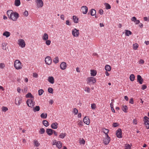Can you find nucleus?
<instances>
[{
	"label": "nucleus",
	"instance_id": "1",
	"mask_svg": "<svg viewBox=\"0 0 149 149\" xmlns=\"http://www.w3.org/2000/svg\"><path fill=\"white\" fill-rule=\"evenodd\" d=\"M34 100V98H30L27 100L26 103L28 107L32 108L35 106V102Z\"/></svg>",
	"mask_w": 149,
	"mask_h": 149
},
{
	"label": "nucleus",
	"instance_id": "2",
	"mask_svg": "<svg viewBox=\"0 0 149 149\" xmlns=\"http://www.w3.org/2000/svg\"><path fill=\"white\" fill-rule=\"evenodd\" d=\"M14 66L17 70H19L22 68L21 63L18 60H16L14 63Z\"/></svg>",
	"mask_w": 149,
	"mask_h": 149
},
{
	"label": "nucleus",
	"instance_id": "3",
	"mask_svg": "<svg viewBox=\"0 0 149 149\" xmlns=\"http://www.w3.org/2000/svg\"><path fill=\"white\" fill-rule=\"evenodd\" d=\"M19 17V15L16 12H13V14L10 16H9V18L15 21L17 20Z\"/></svg>",
	"mask_w": 149,
	"mask_h": 149
},
{
	"label": "nucleus",
	"instance_id": "4",
	"mask_svg": "<svg viewBox=\"0 0 149 149\" xmlns=\"http://www.w3.org/2000/svg\"><path fill=\"white\" fill-rule=\"evenodd\" d=\"M96 81L95 78L93 77H88L87 79V83L90 85L95 83Z\"/></svg>",
	"mask_w": 149,
	"mask_h": 149
},
{
	"label": "nucleus",
	"instance_id": "5",
	"mask_svg": "<svg viewBox=\"0 0 149 149\" xmlns=\"http://www.w3.org/2000/svg\"><path fill=\"white\" fill-rule=\"evenodd\" d=\"M18 44L19 46L22 48H24L25 47L26 45L23 39H19L18 40Z\"/></svg>",
	"mask_w": 149,
	"mask_h": 149
},
{
	"label": "nucleus",
	"instance_id": "6",
	"mask_svg": "<svg viewBox=\"0 0 149 149\" xmlns=\"http://www.w3.org/2000/svg\"><path fill=\"white\" fill-rule=\"evenodd\" d=\"M72 34L74 37H78L79 34V30L77 29L76 28H74L72 30Z\"/></svg>",
	"mask_w": 149,
	"mask_h": 149
},
{
	"label": "nucleus",
	"instance_id": "7",
	"mask_svg": "<svg viewBox=\"0 0 149 149\" xmlns=\"http://www.w3.org/2000/svg\"><path fill=\"white\" fill-rule=\"evenodd\" d=\"M116 136L118 138H122V132L121 129L119 128L116 131Z\"/></svg>",
	"mask_w": 149,
	"mask_h": 149
},
{
	"label": "nucleus",
	"instance_id": "8",
	"mask_svg": "<svg viewBox=\"0 0 149 149\" xmlns=\"http://www.w3.org/2000/svg\"><path fill=\"white\" fill-rule=\"evenodd\" d=\"M144 123L145 125H146V127L147 129H149V118L147 116H145L144 117Z\"/></svg>",
	"mask_w": 149,
	"mask_h": 149
},
{
	"label": "nucleus",
	"instance_id": "9",
	"mask_svg": "<svg viewBox=\"0 0 149 149\" xmlns=\"http://www.w3.org/2000/svg\"><path fill=\"white\" fill-rule=\"evenodd\" d=\"M45 61L46 64L50 65L52 63V58L50 56H47L45 58Z\"/></svg>",
	"mask_w": 149,
	"mask_h": 149
},
{
	"label": "nucleus",
	"instance_id": "10",
	"mask_svg": "<svg viewBox=\"0 0 149 149\" xmlns=\"http://www.w3.org/2000/svg\"><path fill=\"white\" fill-rule=\"evenodd\" d=\"M36 2L37 6L38 8H41L43 6V3L42 0H36Z\"/></svg>",
	"mask_w": 149,
	"mask_h": 149
},
{
	"label": "nucleus",
	"instance_id": "11",
	"mask_svg": "<svg viewBox=\"0 0 149 149\" xmlns=\"http://www.w3.org/2000/svg\"><path fill=\"white\" fill-rule=\"evenodd\" d=\"M22 102V99L21 97H17L15 99V103L16 105H19Z\"/></svg>",
	"mask_w": 149,
	"mask_h": 149
},
{
	"label": "nucleus",
	"instance_id": "12",
	"mask_svg": "<svg viewBox=\"0 0 149 149\" xmlns=\"http://www.w3.org/2000/svg\"><path fill=\"white\" fill-rule=\"evenodd\" d=\"M110 141V138L108 135L107 136V137L103 140V142L105 145H107Z\"/></svg>",
	"mask_w": 149,
	"mask_h": 149
},
{
	"label": "nucleus",
	"instance_id": "13",
	"mask_svg": "<svg viewBox=\"0 0 149 149\" xmlns=\"http://www.w3.org/2000/svg\"><path fill=\"white\" fill-rule=\"evenodd\" d=\"M81 10L82 13L84 14H86L88 12V8L86 6H83L81 7Z\"/></svg>",
	"mask_w": 149,
	"mask_h": 149
},
{
	"label": "nucleus",
	"instance_id": "14",
	"mask_svg": "<svg viewBox=\"0 0 149 149\" xmlns=\"http://www.w3.org/2000/svg\"><path fill=\"white\" fill-rule=\"evenodd\" d=\"M60 67L63 70H65L67 67L66 63L64 62H62L60 65Z\"/></svg>",
	"mask_w": 149,
	"mask_h": 149
},
{
	"label": "nucleus",
	"instance_id": "15",
	"mask_svg": "<svg viewBox=\"0 0 149 149\" xmlns=\"http://www.w3.org/2000/svg\"><path fill=\"white\" fill-rule=\"evenodd\" d=\"M90 119L88 116H85L83 119L84 123L87 125H89L90 122Z\"/></svg>",
	"mask_w": 149,
	"mask_h": 149
},
{
	"label": "nucleus",
	"instance_id": "16",
	"mask_svg": "<svg viewBox=\"0 0 149 149\" xmlns=\"http://www.w3.org/2000/svg\"><path fill=\"white\" fill-rule=\"evenodd\" d=\"M137 81L140 84L143 83V80L140 75H138L137 76Z\"/></svg>",
	"mask_w": 149,
	"mask_h": 149
},
{
	"label": "nucleus",
	"instance_id": "17",
	"mask_svg": "<svg viewBox=\"0 0 149 149\" xmlns=\"http://www.w3.org/2000/svg\"><path fill=\"white\" fill-rule=\"evenodd\" d=\"M48 81L51 84H53L54 82V78L52 76L49 77L47 79Z\"/></svg>",
	"mask_w": 149,
	"mask_h": 149
},
{
	"label": "nucleus",
	"instance_id": "18",
	"mask_svg": "<svg viewBox=\"0 0 149 149\" xmlns=\"http://www.w3.org/2000/svg\"><path fill=\"white\" fill-rule=\"evenodd\" d=\"M131 20L132 21L134 22L136 24H139L140 23V21L137 19L135 17H133L132 18Z\"/></svg>",
	"mask_w": 149,
	"mask_h": 149
},
{
	"label": "nucleus",
	"instance_id": "19",
	"mask_svg": "<svg viewBox=\"0 0 149 149\" xmlns=\"http://www.w3.org/2000/svg\"><path fill=\"white\" fill-rule=\"evenodd\" d=\"M54 130L51 129H47L46 130V132L49 136L52 135L53 133Z\"/></svg>",
	"mask_w": 149,
	"mask_h": 149
},
{
	"label": "nucleus",
	"instance_id": "20",
	"mask_svg": "<svg viewBox=\"0 0 149 149\" xmlns=\"http://www.w3.org/2000/svg\"><path fill=\"white\" fill-rule=\"evenodd\" d=\"M32 108L34 112L39 111L40 109V107L38 106H36L35 107L34 106Z\"/></svg>",
	"mask_w": 149,
	"mask_h": 149
},
{
	"label": "nucleus",
	"instance_id": "21",
	"mask_svg": "<svg viewBox=\"0 0 149 149\" xmlns=\"http://www.w3.org/2000/svg\"><path fill=\"white\" fill-rule=\"evenodd\" d=\"M58 124L57 123L55 122L52 123L51 125V127L53 129H56L58 127Z\"/></svg>",
	"mask_w": 149,
	"mask_h": 149
},
{
	"label": "nucleus",
	"instance_id": "22",
	"mask_svg": "<svg viewBox=\"0 0 149 149\" xmlns=\"http://www.w3.org/2000/svg\"><path fill=\"white\" fill-rule=\"evenodd\" d=\"M3 35L5 36L6 38H8L10 36V33L8 31H5L3 33Z\"/></svg>",
	"mask_w": 149,
	"mask_h": 149
},
{
	"label": "nucleus",
	"instance_id": "23",
	"mask_svg": "<svg viewBox=\"0 0 149 149\" xmlns=\"http://www.w3.org/2000/svg\"><path fill=\"white\" fill-rule=\"evenodd\" d=\"M97 74V72L96 70H91V75L92 76L94 77Z\"/></svg>",
	"mask_w": 149,
	"mask_h": 149
},
{
	"label": "nucleus",
	"instance_id": "24",
	"mask_svg": "<svg viewBox=\"0 0 149 149\" xmlns=\"http://www.w3.org/2000/svg\"><path fill=\"white\" fill-rule=\"evenodd\" d=\"M48 34L46 33H45L42 37V39L43 40L45 41L48 40Z\"/></svg>",
	"mask_w": 149,
	"mask_h": 149
},
{
	"label": "nucleus",
	"instance_id": "25",
	"mask_svg": "<svg viewBox=\"0 0 149 149\" xmlns=\"http://www.w3.org/2000/svg\"><path fill=\"white\" fill-rule=\"evenodd\" d=\"M125 34L126 36H129V35H131L132 34V32L130 30H125Z\"/></svg>",
	"mask_w": 149,
	"mask_h": 149
},
{
	"label": "nucleus",
	"instance_id": "26",
	"mask_svg": "<svg viewBox=\"0 0 149 149\" xmlns=\"http://www.w3.org/2000/svg\"><path fill=\"white\" fill-rule=\"evenodd\" d=\"M20 0H15V5L16 6H19L20 4Z\"/></svg>",
	"mask_w": 149,
	"mask_h": 149
},
{
	"label": "nucleus",
	"instance_id": "27",
	"mask_svg": "<svg viewBox=\"0 0 149 149\" xmlns=\"http://www.w3.org/2000/svg\"><path fill=\"white\" fill-rule=\"evenodd\" d=\"M56 146L59 149L61 148L62 146V143L60 141H57Z\"/></svg>",
	"mask_w": 149,
	"mask_h": 149
},
{
	"label": "nucleus",
	"instance_id": "28",
	"mask_svg": "<svg viewBox=\"0 0 149 149\" xmlns=\"http://www.w3.org/2000/svg\"><path fill=\"white\" fill-rule=\"evenodd\" d=\"M105 69L106 71H110L111 70V68L110 65H107L105 66Z\"/></svg>",
	"mask_w": 149,
	"mask_h": 149
},
{
	"label": "nucleus",
	"instance_id": "29",
	"mask_svg": "<svg viewBox=\"0 0 149 149\" xmlns=\"http://www.w3.org/2000/svg\"><path fill=\"white\" fill-rule=\"evenodd\" d=\"M26 98H34L33 96L30 93H29L26 95Z\"/></svg>",
	"mask_w": 149,
	"mask_h": 149
},
{
	"label": "nucleus",
	"instance_id": "30",
	"mask_svg": "<svg viewBox=\"0 0 149 149\" xmlns=\"http://www.w3.org/2000/svg\"><path fill=\"white\" fill-rule=\"evenodd\" d=\"M33 142L34 146L36 147H38L40 145V143L38 142V141L36 139L33 141Z\"/></svg>",
	"mask_w": 149,
	"mask_h": 149
},
{
	"label": "nucleus",
	"instance_id": "31",
	"mask_svg": "<svg viewBox=\"0 0 149 149\" xmlns=\"http://www.w3.org/2000/svg\"><path fill=\"white\" fill-rule=\"evenodd\" d=\"M128 110V108L127 107L126 105H123L122 107L123 111L125 113L127 112V110Z\"/></svg>",
	"mask_w": 149,
	"mask_h": 149
},
{
	"label": "nucleus",
	"instance_id": "32",
	"mask_svg": "<svg viewBox=\"0 0 149 149\" xmlns=\"http://www.w3.org/2000/svg\"><path fill=\"white\" fill-rule=\"evenodd\" d=\"M66 136L65 133H62L59 135V137L61 139H63L65 138Z\"/></svg>",
	"mask_w": 149,
	"mask_h": 149
},
{
	"label": "nucleus",
	"instance_id": "33",
	"mask_svg": "<svg viewBox=\"0 0 149 149\" xmlns=\"http://www.w3.org/2000/svg\"><path fill=\"white\" fill-rule=\"evenodd\" d=\"M42 123L45 127H47L49 125V123L48 122L45 120H44L42 121Z\"/></svg>",
	"mask_w": 149,
	"mask_h": 149
},
{
	"label": "nucleus",
	"instance_id": "34",
	"mask_svg": "<svg viewBox=\"0 0 149 149\" xmlns=\"http://www.w3.org/2000/svg\"><path fill=\"white\" fill-rule=\"evenodd\" d=\"M96 13V11L95 9H91V14L92 16L95 15Z\"/></svg>",
	"mask_w": 149,
	"mask_h": 149
},
{
	"label": "nucleus",
	"instance_id": "35",
	"mask_svg": "<svg viewBox=\"0 0 149 149\" xmlns=\"http://www.w3.org/2000/svg\"><path fill=\"white\" fill-rule=\"evenodd\" d=\"M40 117L42 118L45 119L47 118V113H42L40 115Z\"/></svg>",
	"mask_w": 149,
	"mask_h": 149
},
{
	"label": "nucleus",
	"instance_id": "36",
	"mask_svg": "<svg viewBox=\"0 0 149 149\" xmlns=\"http://www.w3.org/2000/svg\"><path fill=\"white\" fill-rule=\"evenodd\" d=\"M13 11L12 10H8L7 12V14L9 17L13 14Z\"/></svg>",
	"mask_w": 149,
	"mask_h": 149
},
{
	"label": "nucleus",
	"instance_id": "37",
	"mask_svg": "<svg viewBox=\"0 0 149 149\" xmlns=\"http://www.w3.org/2000/svg\"><path fill=\"white\" fill-rule=\"evenodd\" d=\"M130 80L131 81H133L135 79V76L134 74H132L130 75Z\"/></svg>",
	"mask_w": 149,
	"mask_h": 149
},
{
	"label": "nucleus",
	"instance_id": "38",
	"mask_svg": "<svg viewBox=\"0 0 149 149\" xmlns=\"http://www.w3.org/2000/svg\"><path fill=\"white\" fill-rule=\"evenodd\" d=\"M73 19L74 21V22L75 23H77L78 21V18H77L76 16H73Z\"/></svg>",
	"mask_w": 149,
	"mask_h": 149
},
{
	"label": "nucleus",
	"instance_id": "39",
	"mask_svg": "<svg viewBox=\"0 0 149 149\" xmlns=\"http://www.w3.org/2000/svg\"><path fill=\"white\" fill-rule=\"evenodd\" d=\"M59 58L58 57H55L53 59V62L55 63H57L58 62Z\"/></svg>",
	"mask_w": 149,
	"mask_h": 149
},
{
	"label": "nucleus",
	"instance_id": "40",
	"mask_svg": "<svg viewBox=\"0 0 149 149\" xmlns=\"http://www.w3.org/2000/svg\"><path fill=\"white\" fill-rule=\"evenodd\" d=\"M7 43L5 42L2 43V47L3 50H6V46L7 45Z\"/></svg>",
	"mask_w": 149,
	"mask_h": 149
},
{
	"label": "nucleus",
	"instance_id": "41",
	"mask_svg": "<svg viewBox=\"0 0 149 149\" xmlns=\"http://www.w3.org/2000/svg\"><path fill=\"white\" fill-rule=\"evenodd\" d=\"M103 132L105 133L106 136H107L108 135V134L109 132V130L108 129H104L103 130Z\"/></svg>",
	"mask_w": 149,
	"mask_h": 149
},
{
	"label": "nucleus",
	"instance_id": "42",
	"mask_svg": "<svg viewBox=\"0 0 149 149\" xmlns=\"http://www.w3.org/2000/svg\"><path fill=\"white\" fill-rule=\"evenodd\" d=\"M85 141L84 139L82 138L81 140H80L79 141V143L80 144L84 145Z\"/></svg>",
	"mask_w": 149,
	"mask_h": 149
},
{
	"label": "nucleus",
	"instance_id": "43",
	"mask_svg": "<svg viewBox=\"0 0 149 149\" xmlns=\"http://www.w3.org/2000/svg\"><path fill=\"white\" fill-rule=\"evenodd\" d=\"M45 131L44 129L42 128L40 129V130L39 131V132L40 134H42L45 133Z\"/></svg>",
	"mask_w": 149,
	"mask_h": 149
},
{
	"label": "nucleus",
	"instance_id": "44",
	"mask_svg": "<svg viewBox=\"0 0 149 149\" xmlns=\"http://www.w3.org/2000/svg\"><path fill=\"white\" fill-rule=\"evenodd\" d=\"M38 95H41L44 92V91L42 89H40L38 90Z\"/></svg>",
	"mask_w": 149,
	"mask_h": 149
},
{
	"label": "nucleus",
	"instance_id": "45",
	"mask_svg": "<svg viewBox=\"0 0 149 149\" xmlns=\"http://www.w3.org/2000/svg\"><path fill=\"white\" fill-rule=\"evenodd\" d=\"M125 149H130L131 147L130 145L128 144H126L125 146Z\"/></svg>",
	"mask_w": 149,
	"mask_h": 149
},
{
	"label": "nucleus",
	"instance_id": "46",
	"mask_svg": "<svg viewBox=\"0 0 149 149\" xmlns=\"http://www.w3.org/2000/svg\"><path fill=\"white\" fill-rule=\"evenodd\" d=\"M106 8L107 9H109L111 8L110 5L108 3H105Z\"/></svg>",
	"mask_w": 149,
	"mask_h": 149
},
{
	"label": "nucleus",
	"instance_id": "47",
	"mask_svg": "<svg viewBox=\"0 0 149 149\" xmlns=\"http://www.w3.org/2000/svg\"><path fill=\"white\" fill-rule=\"evenodd\" d=\"M8 110V109L7 107H2V111L4 112H6Z\"/></svg>",
	"mask_w": 149,
	"mask_h": 149
},
{
	"label": "nucleus",
	"instance_id": "48",
	"mask_svg": "<svg viewBox=\"0 0 149 149\" xmlns=\"http://www.w3.org/2000/svg\"><path fill=\"white\" fill-rule=\"evenodd\" d=\"M138 47V45L137 44L135 43L133 45V48L134 50H136Z\"/></svg>",
	"mask_w": 149,
	"mask_h": 149
},
{
	"label": "nucleus",
	"instance_id": "49",
	"mask_svg": "<svg viewBox=\"0 0 149 149\" xmlns=\"http://www.w3.org/2000/svg\"><path fill=\"white\" fill-rule=\"evenodd\" d=\"M48 92L49 93H53V90L52 89V88H50V87H49L48 88Z\"/></svg>",
	"mask_w": 149,
	"mask_h": 149
},
{
	"label": "nucleus",
	"instance_id": "50",
	"mask_svg": "<svg viewBox=\"0 0 149 149\" xmlns=\"http://www.w3.org/2000/svg\"><path fill=\"white\" fill-rule=\"evenodd\" d=\"M78 125L79 126H82L83 125V123L82 121L80 120L78 121Z\"/></svg>",
	"mask_w": 149,
	"mask_h": 149
},
{
	"label": "nucleus",
	"instance_id": "51",
	"mask_svg": "<svg viewBox=\"0 0 149 149\" xmlns=\"http://www.w3.org/2000/svg\"><path fill=\"white\" fill-rule=\"evenodd\" d=\"M46 41V42H45L46 44L47 45H50L51 44V41L49 40H47Z\"/></svg>",
	"mask_w": 149,
	"mask_h": 149
},
{
	"label": "nucleus",
	"instance_id": "52",
	"mask_svg": "<svg viewBox=\"0 0 149 149\" xmlns=\"http://www.w3.org/2000/svg\"><path fill=\"white\" fill-rule=\"evenodd\" d=\"M73 112L75 113V115H76L78 113V110L76 108H74L73 109Z\"/></svg>",
	"mask_w": 149,
	"mask_h": 149
},
{
	"label": "nucleus",
	"instance_id": "53",
	"mask_svg": "<svg viewBox=\"0 0 149 149\" xmlns=\"http://www.w3.org/2000/svg\"><path fill=\"white\" fill-rule=\"evenodd\" d=\"M85 91L89 93L90 92V89L88 87H86L85 88Z\"/></svg>",
	"mask_w": 149,
	"mask_h": 149
},
{
	"label": "nucleus",
	"instance_id": "54",
	"mask_svg": "<svg viewBox=\"0 0 149 149\" xmlns=\"http://www.w3.org/2000/svg\"><path fill=\"white\" fill-rule=\"evenodd\" d=\"M96 107V105L95 104L93 103L91 104V108L93 109H94Z\"/></svg>",
	"mask_w": 149,
	"mask_h": 149
},
{
	"label": "nucleus",
	"instance_id": "55",
	"mask_svg": "<svg viewBox=\"0 0 149 149\" xmlns=\"http://www.w3.org/2000/svg\"><path fill=\"white\" fill-rule=\"evenodd\" d=\"M5 66V64L3 63H0V68L3 69Z\"/></svg>",
	"mask_w": 149,
	"mask_h": 149
},
{
	"label": "nucleus",
	"instance_id": "56",
	"mask_svg": "<svg viewBox=\"0 0 149 149\" xmlns=\"http://www.w3.org/2000/svg\"><path fill=\"white\" fill-rule=\"evenodd\" d=\"M144 63V61L142 59H140L139 61V63L140 64H143Z\"/></svg>",
	"mask_w": 149,
	"mask_h": 149
},
{
	"label": "nucleus",
	"instance_id": "57",
	"mask_svg": "<svg viewBox=\"0 0 149 149\" xmlns=\"http://www.w3.org/2000/svg\"><path fill=\"white\" fill-rule=\"evenodd\" d=\"M24 15L25 16L27 17L28 15V12L27 10H26L24 13Z\"/></svg>",
	"mask_w": 149,
	"mask_h": 149
},
{
	"label": "nucleus",
	"instance_id": "58",
	"mask_svg": "<svg viewBox=\"0 0 149 149\" xmlns=\"http://www.w3.org/2000/svg\"><path fill=\"white\" fill-rule=\"evenodd\" d=\"M129 103L132 104H133L134 101H133V98H132L130 99Z\"/></svg>",
	"mask_w": 149,
	"mask_h": 149
},
{
	"label": "nucleus",
	"instance_id": "59",
	"mask_svg": "<svg viewBox=\"0 0 149 149\" xmlns=\"http://www.w3.org/2000/svg\"><path fill=\"white\" fill-rule=\"evenodd\" d=\"M147 88V86L146 85H143L142 86L141 89L143 90L146 89Z\"/></svg>",
	"mask_w": 149,
	"mask_h": 149
},
{
	"label": "nucleus",
	"instance_id": "60",
	"mask_svg": "<svg viewBox=\"0 0 149 149\" xmlns=\"http://www.w3.org/2000/svg\"><path fill=\"white\" fill-rule=\"evenodd\" d=\"M118 125V123H114L113 124V126L114 127H117Z\"/></svg>",
	"mask_w": 149,
	"mask_h": 149
},
{
	"label": "nucleus",
	"instance_id": "61",
	"mask_svg": "<svg viewBox=\"0 0 149 149\" xmlns=\"http://www.w3.org/2000/svg\"><path fill=\"white\" fill-rule=\"evenodd\" d=\"M66 24L67 25H68L69 26H70L71 25V23L68 20H67L66 21Z\"/></svg>",
	"mask_w": 149,
	"mask_h": 149
},
{
	"label": "nucleus",
	"instance_id": "62",
	"mask_svg": "<svg viewBox=\"0 0 149 149\" xmlns=\"http://www.w3.org/2000/svg\"><path fill=\"white\" fill-rule=\"evenodd\" d=\"M38 74L36 73H33V77H38Z\"/></svg>",
	"mask_w": 149,
	"mask_h": 149
},
{
	"label": "nucleus",
	"instance_id": "63",
	"mask_svg": "<svg viewBox=\"0 0 149 149\" xmlns=\"http://www.w3.org/2000/svg\"><path fill=\"white\" fill-rule=\"evenodd\" d=\"M57 143V141L56 140H54L53 141V145H56Z\"/></svg>",
	"mask_w": 149,
	"mask_h": 149
},
{
	"label": "nucleus",
	"instance_id": "64",
	"mask_svg": "<svg viewBox=\"0 0 149 149\" xmlns=\"http://www.w3.org/2000/svg\"><path fill=\"white\" fill-rule=\"evenodd\" d=\"M103 13V10L101 9L99 10V13L100 15H102Z\"/></svg>",
	"mask_w": 149,
	"mask_h": 149
}]
</instances>
